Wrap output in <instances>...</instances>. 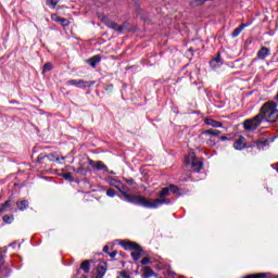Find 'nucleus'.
Wrapping results in <instances>:
<instances>
[{
    "instance_id": "36",
    "label": "nucleus",
    "mask_w": 278,
    "mask_h": 278,
    "mask_svg": "<svg viewBox=\"0 0 278 278\" xmlns=\"http://www.w3.org/2000/svg\"><path fill=\"white\" fill-rule=\"evenodd\" d=\"M219 140L225 141V140H228V138H227L226 136H222V137L219 138Z\"/></svg>"
},
{
    "instance_id": "5",
    "label": "nucleus",
    "mask_w": 278,
    "mask_h": 278,
    "mask_svg": "<svg viewBox=\"0 0 278 278\" xmlns=\"http://www.w3.org/2000/svg\"><path fill=\"white\" fill-rule=\"evenodd\" d=\"M98 18L106 25V27H110V29H115V31H123V26H119L118 24L110 21L104 14L98 13Z\"/></svg>"
},
{
    "instance_id": "22",
    "label": "nucleus",
    "mask_w": 278,
    "mask_h": 278,
    "mask_svg": "<svg viewBox=\"0 0 278 278\" xmlns=\"http://www.w3.org/2000/svg\"><path fill=\"white\" fill-rule=\"evenodd\" d=\"M169 192H173V194H179V187L170 185Z\"/></svg>"
},
{
    "instance_id": "7",
    "label": "nucleus",
    "mask_w": 278,
    "mask_h": 278,
    "mask_svg": "<svg viewBox=\"0 0 278 278\" xmlns=\"http://www.w3.org/2000/svg\"><path fill=\"white\" fill-rule=\"evenodd\" d=\"M233 147L237 151H242V149L247 147V139L240 136L239 139L235 142Z\"/></svg>"
},
{
    "instance_id": "13",
    "label": "nucleus",
    "mask_w": 278,
    "mask_h": 278,
    "mask_svg": "<svg viewBox=\"0 0 278 278\" xmlns=\"http://www.w3.org/2000/svg\"><path fill=\"white\" fill-rule=\"evenodd\" d=\"M16 206L21 212H24V210H27V207H29V202L27 200H22L16 202Z\"/></svg>"
},
{
    "instance_id": "25",
    "label": "nucleus",
    "mask_w": 278,
    "mask_h": 278,
    "mask_svg": "<svg viewBox=\"0 0 278 278\" xmlns=\"http://www.w3.org/2000/svg\"><path fill=\"white\" fill-rule=\"evenodd\" d=\"M3 264H5V261L3 260V255L0 254V273H3V268H5Z\"/></svg>"
},
{
    "instance_id": "33",
    "label": "nucleus",
    "mask_w": 278,
    "mask_h": 278,
    "mask_svg": "<svg viewBox=\"0 0 278 278\" xmlns=\"http://www.w3.org/2000/svg\"><path fill=\"white\" fill-rule=\"evenodd\" d=\"M110 257H114L115 255H118V252L117 251H113L111 253H109Z\"/></svg>"
},
{
    "instance_id": "6",
    "label": "nucleus",
    "mask_w": 278,
    "mask_h": 278,
    "mask_svg": "<svg viewBox=\"0 0 278 278\" xmlns=\"http://www.w3.org/2000/svg\"><path fill=\"white\" fill-rule=\"evenodd\" d=\"M67 86H76V88H90L94 86V81H88L84 79H72L67 81Z\"/></svg>"
},
{
    "instance_id": "23",
    "label": "nucleus",
    "mask_w": 278,
    "mask_h": 278,
    "mask_svg": "<svg viewBox=\"0 0 278 278\" xmlns=\"http://www.w3.org/2000/svg\"><path fill=\"white\" fill-rule=\"evenodd\" d=\"M266 277V274H254V275H248L243 278H264Z\"/></svg>"
},
{
    "instance_id": "17",
    "label": "nucleus",
    "mask_w": 278,
    "mask_h": 278,
    "mask_svg": "<svg viewBox=\"0 0 278 278\" xmlns=\"http://www.w3.org/2000/svg\"><path fill=\"white\" fill-rule=\"evenodd\" d=\"M2 220H4L7 225H12V223H14V215H4Z\"/></svg>"
},
{
    "instance_id": "28",
    "label": "nucleus",
    "mask_w": 278,
    "mask_h": 278,
    "mask_svg": "<svg viewBox=\"0 0 278 278\" xmlns=\"http://www.w3.org/2000/svg\"><path fill=\"white\" fill-rule=\"evenodd\" d=\"M62 27H68V20L61 17V22H59Z\"/></svg>"
},
{
    "instance_id": "27",
    "label": "nucleus",
    "mask_w": 278,
    "mask_h": 278,
    "mask_svg": "<svg viewBox=\"0 0 278 278\" xmlns=\"http://www.w3.org/2000/svg\"><path fill=\"white\" fill-rule=\"evenodd\" d=\"M12 204L10 201H5L1 206L0 210L2 208V212H5V207H10Z\"/></svg>"
},
{
    "instance_id": "39",
    "label": "nucleus",
    "mask_w": 278,
    "mask_h": 278,
    "mask_svg": "<svg viewBox=\"0 0 278 278\" xmlns=\"http://www.w3.org/2000/svg\"><path fill=\"white\" fill-rule=\"evenodd\" d=\"M3 212V208H0V214Z\"/></svg>"
},
{
    "instance_id": "10",
    "label": "nucleus",
    "mask_w": 278,
    "mask_h": 278,
    "mask_svg": "<svg viewBox=\"0 0 278 278\" xmlns=\"http://www.w3.org/2000/svg\"><path fill=\"white\" fill-rule=\"evenodd\" d=\"M101 62V56L94 55L91 59L87 60V64H90L92 68H97V65Z\"/></svg>"
},
{
    "instance_id": "29",
    "label": "nucleus",
    "mask_w": 278,
    "mask_h": 278,
    "mask_svg": "<svg viewBox=\"0 0 278 278\" xmlns=\"http://www.w3.org/2000/svg\"><path fill=\"white\" fill-rule=\"evenodd\" d=\"M106 195H108V197H116V191H115L114 189H109V190L106 191Z\"/></svg>"
},
{
    "instance_id": "4",
    "label": "nucleus",
    "mask_w": 278,
    "mask_h": 278,
    "mask_svg": "<svg viewBox=\"0 0 278 278\" xmlns=\"http://www.w3.org/2000/svg\"><path fill=\"white\" fill-rule=\"evenodd\" d=\"M124 249L131 251L130 255L135 262H138V260H140V257L142 256V249H140V245H138V243L128 241L124 244Z\"/></svg>"
},
{
    "instance_id": "31",
    "label": "nucleus",
    "mask_w": 278,
    "mask_h": 278,
    "mask_svg": "<svg viewBox=\"0 0 278 278\" xmlns=\"http://www.w3.org/2000/svg\"><path fill=\"white\" fill-rule=\"evenodd\" d=\"M206 143L208 144V147H216V141L213 139H208Z\"/></svg>"
},
{
    "instance_id": "18",
    "label": "nucleus",
    "mask_w": 278,
    "mask_h": 278,
    "mask_svg": "<svg viewBox=\"0 0 278 278\" xmlns=\"http://www.w3.org/2000/svg\"><path fill=\"white\" fill-rule=\"evenodd\" d=\"M203 134H206V136H218L220 134V130L207 129V130H204Z\"/></svg>"
},
{
    "instance_id": "32",
    "label": "nucleus",
    "mask_w": 278,
    "mask_h": 278,
    "mask_svg": "<svg viewBox=\"0 0 278 278\" xmlns=\"http://www.w3.org/2000/svg\"><path fill=\"white\" fill-rule=\"evenodd\" d=\"M45 154H39L38 155V157H37V162H39V164H40V162H42V160H45Z\"/></svg>"
},
{
    "instance_id": "26",
    "label": "nucleus",
    "mask_w": 278,
    "mask_h": 278,
    "mask_svg": "<svg viewBox=\"0 0 278 278\" xmlns=\"http://www.w3.org/2000/svg\"><path fill=\"white\" fill-rule=\"evenodd\" d=\"M51 18L54 21V23H60L62 21V17L55 13L51 15Z\"/></svg>"
},
{
    "instance_id": "34",
    "label": "nucleus",
    "mask_w": 278,
    "mask_h": 278,
    "mask_svg": "<svg viewBox=\"0 0 278 278\" xmlns=\"http://www.w3.org/2000/svg\"><path fill=\"white\" fill-rule=\"evenodd\" d=\"M126 184H128V186H132V184H134V178H130V179L126 180Z\"/></svg>"
},
{
    "instance_id": "2",
    "label": "nucleus",
    "mask_w": 278,
    "mask_h": 278,
    "mask_svg": "<svg viewBox=\"0 0 278 278\" xmlns=\"http://www.w3.org/2000/svg\"><path fill=\"white\" fill-rule=\"evenodd\" d=\"M266 121L267 123H277L278 121V110L277 103L273 101L265 102L261 108L260 114H257L252 119H247L243 123V127L245 131H255L262 125V121Z\"/></svg>"
},
{
    "instance_id": "38",
    "label": "nucleus",
    "mask_w": 278,
    "mask_h": 278,
    "mask_svg": "<svg viewBox=\"0 0 278 278\" xmlns=\"http://www.w3.org/2000/svg\"><path fill=\"white\" fill-rule=\"evenodd\" d=\"M122 276H123L124 278H129V276L126 275V274H122Z\"/></svg>"
},
{
    "instance_id": "21",
    "label": "nucleus",
    "mask_w": 278,
    "mask_h": 278,
    "mask_svg": "<svg viewBox=\"0 0 278 278\" xmlns=\"http://www.w3.org/2000/svg\"><path fill=\"white\" fill-rule=\"evenodd\" d=\"M49 71H53V64L48 62L43 65V73H47Z\"/></svg>"
},
{
    "instance_id": "37",
    "label": "nucleus",
    "mask_w": 278,
    "mask_h": 278,
    "mask_svg": "<svg viewBox=\"0 0 278 278\" xmlns=\"http://www.w3.org/2000/svg\"><path fill=\"white\" fill-rule=\"evenodd\" d=\"M273 166V168H275L276 170H277V173H278V163H276L275 165H271Z\"/></svg>"
},
{
    "instance_id": "11",
    "label": "nucleus",
    "mask_w": 278,
    "mask_h": 278,
    "mask_svg": "<svg viewBox=\"0 0 278 278\" xmlns=\"http://www.w3.org/2000/svg\"><path fill=\"white\" fill-rule=\"evenodd\" d=\"M245 27H249V25H247V24H241L239 27H237V28L232 31L231 36H232L233 38H238V36H240V34H242V31H244V28H245Z\"/></svg>"
},
{
    "instance_id": "20",
    "label": "nucleus",
    "mask_w": 278,
    "mask_h": 278,
    "mask_svg": "<svg viewBox=\"0 0 278 278\" xmlns=\"http://www.w3.org/2000/svg\"><path fill=\"white\" fill-rule=\"evenodd\" d=\"M60 3V0H48L47 5H50V8L55 9V5Z\"/></svg>"
},
{
    "instance_id": "16",
    "label": "nucleus",
    "mask_w": 278,
    "mask_h": 278,
    "mask_svg": "<svg viewBox=\"0 0 278 278\" xmlns=\"http://www.w3.org/2000/svg\"><path fill=\"white\" fill-rule=\"evenodd\" d=\"M81 270H84V273H90V262L89 261H85L81 263L80 265Z\"/></svg>"
},
{
    "instance_id": "14",
    "label": "nucleus",
    "mask_w": 278,
    "mask_h": 278,
    "mask_svg": "<svg viewBox=\"0 0 278 278\" xmlns=\"http://www.w3.org/2000/svg\"><path fill=\"white\" fill-rule=\"evenodd\" d=\"M106 271H108V269L105 268V266L99 265L97 267V276H96V278H103V277H105V273Z\"/></svg>"
},
{
    "instance_id": "3",
    "label": "nucleus",
    "mask_w": 278,
    "mask_h": 278,
    "mask_svg": "<svg viewBox=\"0 0 278 278\" xmlns=\"http://www.w3.org/2000/svg\"><path fill=\"white\" fill-rule=\"evenodd\" d=\"M185 160L186 164L191 165V168L194 173H200L203 169V161L197 159L194 152H190Z\"/></svg>"
},
{
    "instance_id": "24",
    "label": "nucleus",
    "mask_w": 278,
    "mask_h": 278,
    "mask_svg": "<svg viewBox=\"0 0 278 278\" xmlns=\"http://www.w3.org/2000/svg\"><path fill=\"white\" fill-rule=\"evenodd\" d=\"M64 179H66L67 181H74L75 178H73V174L71 173H65L63 175Z\"/></svg>"
},
{
    "instance_id": "8",
    "label": "nucleus",
    "mask_w": 278,
    "mask_h": 278,
    "mask_svg": "<svg viewBox=\"0 0 278 278\" xmlns=\"http://www.w3.org/2000/svg\"><path fill=\"white\" fill-rule=\"evenodd\" d=\"M256 55H257L258 60H266V58H268V55H270V49H268L266 47H262L258 50Z\"/></svg>"
},
{
    "instance_id": "19",
    "label": "nucleus",
    "mask_w": 278,
    "mask_h": 278,
    "mask_svg": "<svg viewBox=\"0 0 278 278\" xmlns=\"http://www.w3.org/2000/svg\"><path fill=\"white\" fill-rule=\"evenodd\" d=\"M220 66L222 62H220V53H217V58H215L213 61H211V66Z\"/></svg>"
},
{
    "instance_id": "12",
    "label": "nucleus",
    "mask_w": 278,
    "mask_h": 278,
    "mask_svg": "<svg viewBox=\"0 0 278 278\" xmlns=\"http://www.w3.org/2000/svg\"><path fill=\"white\" fill-rule=\"evenodd\" d=\"M204 123L205 125H210L211 127H215V128L223 127V123L212 118H206Z\"/></svg>"
},
{
    "instance_id": "30",
    "label": "nucleus",
    "mask_w": 278,
    "mask_h": 278,
    "mask_svg": "<svg viewBox=\"0 0 278 278\" xmlns=\"http://www.w3.org/2000/svg\"><path fill=\"white\" fill-rule=\"evenodd\" d=\"M141 264H142L143 266H147V264H151V258L144 257V258L141 261Z\"/></svg>"
},
{
    "instance_id": "9",
    "label": "nucleus",
    "mask_w": 278,
    "mask_h": 278,
    "mask_svg": "<svg viewBox=\"0 0 278 278\" xmlns=\"http://www.w3.org/2000/svg\"><path fill=\"white\" fill-rule=\"evenodd\" d=\"M90 166H92V168H96V170H104V168H106L105 163H103V161H89Z\"/></svg>"
},
{
    "instance_id": "1",
    "label": "nucleus",
    "mask_w": 278,
    "mask_h": 278,
    "mask_svg": "<svg viewBox=\"0 0 278 278\" xmlns=\"http://www.w3.org/2000/svg\"><path fill=\"white\" fill-rule=\"evenodd\" d=\"M121 192L125 201H127L128 203H134L135 205H141V207H148L149 210H157L160 205L170 204V200L166 198L170 195L169 187L163 188L159 192V198L154 200H151L142 195L129 194L125 191H121Z\"/></svg>"
},
{
    "instance_id": "15",
    "label": "nucleus",
    "mask_w": 278,
    "mask_h": 278,
    "mask_svg": "<svg viewBox=\"0 0 278 278\" xmlns=\"http://www.w3.org/2000/svg\"><path fill=\"white\" fill-rule=\"evenodd\" d=\"M153 277V269L151 267H143V278H150Z\"/></svg>"
},
{
    "instance_id": "35",
    "label": "nucleus",
    "mask_w": 278,
    "mask_h": 278,
    "mask_svg": "<svg viewBox=\"0 0 278 278\" xmlns=\"http://www.w3.org/2000/svg\"><path fill=\"white\" fill-rule=\"evenodd\" d=\"M109 251H110V247L105 245V247L103 248V252H104V253H109Z\"/></svg>"
}]
</instances>
